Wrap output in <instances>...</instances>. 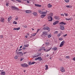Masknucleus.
<instances>
[{
	"label": "nucleus",
	"mask_w": 75,
	"mask_h": 75,
	"mask_svg": "<svg viewBox=\"0 0 75 75\" xmlns=\"http://www.w3.org/2000/svg\"><path fill=\"white\" fill-rule=\"evenodd\" d=\"M24 47H28L29 46V45H24Z\"/></svg>",
	"instance_id": "obj_24"
},
{
	"label": "nucleus",
	"mask_w": 75,
	"mask_h": 75,
	"mask_svg": "<svg viewBox=\"0 0 75 75\" xmlns=\"http://www.w3.org/2000/svg\"><path fill=\"white\" fill-rule=\"evenodd\" d=\"M15 19L17 21L18 20V18L17 17V18H16Z\"/></svg>",
	"instance_id": "obj_48"
},
{
	"label": "nucleus",
	"mask_w": 75,
	"mask_h": 75,
	"mask_svg": "<svg viewBox=\"0 0 75 75\" xmlns=\"http://www.w3.org/2000/svg\"><path fill=\"white\" fill-rule=\"evenodd\" d=\"M10 20H10V19H9V18H8V21H9V22H10Z\"/></svg>",
	"instance_id": "obj_54"
},
{
	"label": "nucleus",
	"mask_w": 75,
	"mask_h": 75,
	"mask_svg": "<svg viewBox=\"0 0 75 75\" xmlns=\"http://www.w3.org/2000/svg\"><path fill=\"white\" fill-rule=\"evenodd\" d=\"M26 53H27V52H24L23 54H24V55H25V54H26Z\"/></svg>",
	"instance_id": "obj_53"
},
{
	"label": "nucleus",
	"mask_w": 75,
	"mask_h": 75,
	"mask_svg": "<svg viewBox=\"0 0 75 75\" xmlns=\"http://www.w3.org/2000/svg\"><path fill=\"white\" fill-rule=\"evenodd\" d=\"M51 47L49 48L46 51V52H48V51H50L51 50Z\"/></svg>",
	"instance_id": "obj_23"
},
{
	"label": "nucleus",
	"mask_w": 75,
	"mask_h": 75,
	"mask_svg": "<svg viewBox=\"0 0 75 75\" xmlns=\"http://www.w3.org/2000/svg\"><path fill=\"white\" fill-rule=\"evenodd\" d=\"M33 57H38V56L37 55H33Z\"/></svg>",
	"instance_id": "obj_47"
},
{
	"label": "nucleus",
	"mask_w": 75,
	"mask_h": 75,
	"mask_svg": "<svg viewBox=\"0 0 75 75\" xmlns=\"http://www.w3.org/2000/svg\"><path fill=\"white\" fill-rule=\"evenodd\" d=\"M13 30H16V28H14L13 29Z\"/></svg>",
	"instance_id": "obj_63"
},
{
	"label": "nucleus",
	"mask_w": 75,
	"mask_h": 75,
	"mask_svg": "<svg viewBox=\"0 0 75 75\" xmlns=\"http://www.w3.org/2000/svg\"><path fill=\"white\" fill-rule=\"evenodd\" d=\"M24 59V58H22L21 59L20 61H23Z\"/></svg>",
	"instance_id": "obj_43"
},
{
	"label": "nucleus",
	"mask_w": 75,
	"mask_h": 75,
	"mask_svg": "<svg viewBox=\"0 0 75 75\" xmlns=\"http://www.w3.org/2000/svg\"><path fill=\"white\" fill-rule=\"evenodd\" d=\"M42 49H45V47H42V48H41L39 50V51H41L42 50Z\"/></svg>",
	"instance_id": "obj_26"
},
{
	"label": "nucleus",
	"mask_w": 75,
	"mask_h": 75,
	"mask_svg": "<svg viewBox=\"0 0 75 75\" xmlns=\"http://www.w3.org/2000/svg\"><path fill=\"white\" fill-rule=\"evenodd\" d=\"M27 2L28 3H30V1H27Z\"/></svg>",
	"instance_id": "obj_64"
},
{
	"label": "nucleus",
	"mask_w": 75,
	"mask_h": 75,
	"mask_svg": "<svg viewBox=\"0 0 75 75\" xmlns=\"http://www.w3.org/2000/svg\"><path fill=\"white\" fill-rule=\"evenodd\" d=\"M43 35H44L45 37H48V34L46 32H43L42 34Z\"/></svg>",
	"instance_id": "obj_5"
},
{
	"label": "nucleus",
	"mask_w": 75,
	"mask_h": 75,
	"mask_svg": "<svg viewBox=\"0 0 75 75\" xmlns=\"http://www.w3.org/2000/svg\"><path fill=\"white\" fill-rule=\"evenodd\" d=\"M8 4H9V3H8V4L6 3V6H8Z\"/></svg>",
	"instance_id": "obj_58"
},
{
	"label": "nucleus",
	"mask_w": 75,
	"mask_h": 75,
	"mask_svg": "<svg viewBox=\"0 0 75 75\" xmlns=\"http://www.w3.org/2000/svg\"><path fill=\"white\" fill-rule=\"evenodd\" d=\"M45 16H46V15H41V18H43L45 17Z\"/></svg>",
	"instance_id": "obj_17"
},
{
	"label": "nucleus",
	"mask_w": 75,
	"mask_h": 75,
	"mask_svg": "<svg viewBox=\"0 0 75 75\" xmlns=\"http://www.w3.org/2000/svg\"><path fill=\"white\" fill-rule=\"evenodd\" d=\"M50 44V42H46L45 43V44L46 45H49V44Z\"/></svg>",
	"instance_id": "obj_45"
},
{
	"label": "nucleus",
	"mask_w": 75,
	"mask_h": 75,
	"mask_svg": "<svg viewBox=\"0 0 75 75\" xmlns=\"http://www.w3.org/2000/svg\"><path fill=\"white\" fill-rule=\"evenodd\" d=\"M47 18L48 19H49V20H48V21H52V17L51 16H49L47 17ZM50 19H51L50 20Z\"/></svg>",
	"instance_id": "obj_6"
},
{
	"label": "nucleus",
	"mask_w": 75,
	"mask_h": 75,
	"mask_svg": "<svg viewBox=\"0 0 75 75\" xmlns=\"http://www.w3.org/2000/svg\"><path fill=\"white\" fill-rule=\"evenodd\" d=\"M17 54L20 55L21 56H23V53L21 52H17Z\"/></svg>",
	"instance_id": "obj_7"
},
{
	"label": "nucleus",
	"mask_w": 75,
	"mask_h": 75,
	"mask_svg": "<svg viewBox=\"0 0 75 75\" xmlns=\"http://www.w3.org/2000/svg\"><path fill=\"white\" fill-rule=\"evenodd\" d=\"M52 35H48V38H51V37Z\"/></svg>",
	"instance_id": "obj_33"
},
{
	"label": "nucleus",
	"mask_w": 75,
	"mask_h": 75,
	"mask_svg": "<svg viewBox=\"0 0 75 75\" xmlns=\"http://www.w3.org/2000/svg\"><path fill=\"white\" fill-rule=\"evenodd\" d=\"M59 24H63V25H66V24H67V23H64V22H60L59 23Z\"/></svg>",
	"instance_id": "obj_13"
},
{
	"label": "nucleus",
	"mask_w": 75,
	"mask_h": 75,
	"mask_svg": "<svg viewBox=\"0 0 75 75\" xmlns=\"http://www.w3.org/2000/svg\"><path fill=\"white\" fill-rule=\"evenodd\" d=\"M53 13H50V15H51V16H53Z\"/></svg>",
	"instance_id": "obj_49"
},
{
	"label": "nucleus",
	"mask_w": 75,
	"mask_h": 75,
	"mask_svg": "<svg viewBox=\"0 0 75 75\" xmlns=\"http://www.w3.org/2000/svg\"><path fill=\"white\" fill-rule=\"evenodd\" d=\"M60 71L62 72H65V70H64V68L63 67H62L61 69H60Z\"/></svg>",
	"instance_id": "obj_11"
},
{
	"label": "nucleus",
	"mask_w": 75,
	"mask_h": 75,
	"mask_svg": "<svg viewBox=\"0 0 75 75\" xmlns=\"http://www.w3.org/2000/svg\"><path fill=\"white\" fill-rule=\"evenodd\" d=\"M3 35H1L0 36V38H3Z\"/></svg>",
	"instance_id": "obj_42"
},
{
	"label": "nucleus",
	"mask_w": 75,
	"mask_h": 75,
	"mask_svg": "<svg viewBox=\"0 0 75 75\" xmlns=\"http://www.w3.org/2000/svg\"><path fill=\"white\" fill-rule=\"evenodd\" d=\"M40 29H37V31L36 32V33H38V31H39V30H40Z\"/></svg>",
	"instance_id": "obj_50"
},
{
	"label": "nucleus",
	"mask_w": 75,
	"mask_h": 75,
	"mask_svg": "<svg viewBox=\"0 0 75 75\" xmlns=\"http://www.w3.org/2000/svg\"><path fill=\"white\" fill-rule=\"evenodd\" d=\"M72 59L73 60V61H75V57L73 58Z\"/></svg>",
	"instance_id": "obj_56"
},
{
	"label": "nucleus",
	"mask_w": 75,
	"mask_h": 75,
	"mask_svg": "<svg viewBox=\"0 0 75 75\" xmlns=\"http://www.w3.org/2000/svg\"><path fill=\"white\" fill-rule=\"evenodd\" d=\"M66 58H68L69 59L70 58V57L69 56H67L66 57Z\"/></svg>",
	"instance_id": "obj_35"
},
{
	"label": "nucleus",
	"mask_w": 75,
	"mask_h": 75,
	"mask_svg": "<svg viewBox=\"0 0 75 75\" xmlns=\"http://www.w3.org/2000/svg\"><path fill=\"white\" fill-rule=\"evenodd\" d=\"M66 7H67V8H71V7H72V6L70 5H67L66 6Z\"/></svg>",
	"instance_id": "obj_16"
},
{
	"label": "nucleus",
	"mask_w": 75,
	"mask_h": 75,
	"mask_svg": "<svg viewBox=\"0 0 75 75\" xmlns=\"http://www.w3.org/2000/svg\"><path fill=\"white\" fill-rule=\"evenodd\" d=\"M23 27H24L25 28H27V26L25 25H23Z\"/></svg>",
	"instance_id": "obj_41"
},
{
	"label": "nucleus",
	"mask_w": 75,
	"mask_h": 75,
	"mask_svg": "<svg viewBox=\"0 0 75 75\" xmlns=\"http://www.w3.org/2000/svg\"><path fill=\"white\" fill-rule=\"evenodd\" d=\"M60 28L62 30H64V29H65V28H64V26L62 25H60Z\"/></svg>",
	"instance_id": "obj_8"
},
{
	"label": "nucleus",
	"mask_w": 75,
	"mask_h": 75,
	"mask_svg": "<svg viewBox=\"0 0 75 75\" xmlns=\"http://www.w3.org/2000/svg\"><path fill=\"white\" fill-rule=\"evenodd\" d=\"M15 59H17V58H18V56H15V57H14Z\"/></svg>",
	"instance_id": "obj_34"
},
{
	"label": "nucleus",
	"mask_w": 75,
	"mask_h": 75,
	"mask_svg": "<svg viewBox=\"0 0 75 75\" xmlns=\"http://www.w3.org/2000/svg\"><path fill=\"white\" fill-rule=\"evenodd\" d=\"M9 19H10V20H11L12 19V16H10L9 17V18H8Z\"/></svg>",
	"instance_id": "obj_38"
},
{
	"label": "nucleus",
	"mask_w": 75,
	"mask_h": 75,
	"mask_svg": "<svg viewBox=\"0 0 75 75\" xmlns=\"http://www.w3.org/2000/svg\"><path fill=\"white\" fill-rule=\"evenodd\" d=\"M36 62H32L31 65H32L33 64H35Z\"/></svg>",
	"instance_id": "obj_40"
},
{
	"label": "nucleus",
	"mask_w": 75,
	"mask_h": 75,
	"mask_svg": "<svg viewBox=\"0 0 75 75\" xmlns=\"http://www.w3.org/2000/svg\"><path fill=\"white\" fill-rule=\"evenodd\" d=\"M21 66L23 68H27L28 67V65L25 63L21 64Z\"/></svg>",
	"instance_id": "obj_2"
},
{
	"label": "nucleus",
	"mask_w": 75,
	"mask_h": 75,
	"mask_svg": "<svg viewBox=\"0 0 75 75\" xmlns=\"http://www.w3.org/2000/svg\"><path fill=\"white\" fill-rule=\"evenodd\" d=\"M47 13L45 12H41V14H46Z\"/></svg>",
	"instance_id": "obj_22"
},
{
	"label": "nucleus",
	"mask_w": 75,
	"mask_h": 75,
	"mask_svg": "<svg viewBox=\"0 0 75 75\" xmlns=\"http://www.w3.org/2000/svg\"><path fill=\"white\" fill-rule=\"evenodd\" d=\"M0 21L2 23H4V19L3 18H1Z\"/></svg>",
	"instance_id": "obj_10"
},
{
	"label": "nucleus",
	"mask_w": 75,
	"mask_h": 75,
	"mask_svg": "<svg viewBox=\"0 0 75 75\" xmlns=\"http://www.w3.org/2000/svg\"><path fill=\"white\" fill-rule=\"evenodd\" d=\"M65 20H71V18H65Z\"/></svg>",
	"instance_id": "obj_28"
},
{
	"label": "nucleus",
	"mask_w": 75,
	"mask_h": 75,
	"mask_svg": "<svg viewBox=\"0 0 75 75\" xmlns=\"http://www.w3.org/2000/svg\"><path fill=\"white\" fill-rule=\"evenodd\" d=\"M42 11H41L40 10H39L38 11V12L39 13H40L41 14V12Z\"/></svg>",
	"instance_id": "obj_44"
},
{
	"label": "nucleus",
	"mask_w": 75,
	"mask_h": 75,
	"mask_svg": "<svg viewBox=\"0 0 75 75\" xmlns=\"http://www.w3.org/2000/svg\"><path fill=\"white\" fill-rule=\"evenodd\" d=\"M45 67H46L45 69H48V65H46L45 66Z\"/></svg>",
	"instance_id": "obj_30"
},
{
	"label": "nucleus",
	"mask_w": 75,
	"mask_h": 75,
	"mask_svg": "<svg viewBox=\"0 0 75 75\" xmlns=\"http://www.w3.org/2000/svg\"><path fill=\"white\" fill-rule=\"evenodd\" d=\"M35 5L36 7H41V5H39L38 4H35Z\"/></svg>",
	"instance_id": "obj_12"
},
{
	"label": "nucleus",
	"mask_w": 75,
	"mask_h": 75,
	"mask_svg": "<svg viewBox=\"0 0 75 75\" xmlns=\"http://www.w3.org/2000/svg\"><path fill=\"white\" fill-rule=\"evenodd\" d=\"M16 30H19L20 29V28L19 27L18 28H16Z\"/></svg>",
	"instance_id": "obj_32"
},
{
	"label": "nucleus",
	"mask_w": 75,
	"mask_h": 75,
	"mask_svg": "<svg viewBox=\"0 0 75 75\" xmlns=\"http://www.w3.org/2000/svg\"><path fill=\"white\" fill-rule=\"evenodd\" d=\"M38 59L39 61H42L43 59L42 58H41V57H38L36 58L35 59V61H37V60H38Z\"/></svg>",
	"instance_id": "obj_3"
},
{
	"label": "nucleus",
	"mask_w": 75,
	"mask_h": 75,
	"mask_svg": "<svg viewBox=\"0 0 75 75\" xmlns=\"http://www.w3.org/2000/svg\"><path fill=\"white\" fill-rule=\"evenodd\" d=\"M54 18L56 19V20H58V19H59V17L57 16H55Z\"/></svg>",
	"instance_id": "obj_19"
},
{
	"label": "nucleus",
	"mask_w": 75,
	"mask_h": 75,
	"mask_svg": "<svg viewBox=\"0 0 75 75\" xmlns=\"http://www.w3.org/2000/svg\"><path fill=\"white\" fill-rule=\"evenodd\" d=\"M59 23V21H57L54 22L53 24V25H56L57 24H58Z\"/></svg>",
	"instance_id": "obj_9"
},
{
	"label": "nucleus",
	"mask_w": 75,
	"mask_h": 75,
	"mask_svg": "<svg viewBox=\"0 0 75 75\" xmlns=\"http://www.w3.org/2000/svg\"><path fill=\"white\" fill-rule=\"evenodd\" d=\"M64 1L66 3H68L69 2V0H64Z\"/></svg>",
	"instance_id": "obj_27"
},
{
	"label": "nucleus",
	"mask_w": 75,
	"mask_h": 75,
	"mask_svg": "<svg viewBox=\"0 0 75 75\" xmlns=\"http://www.w3.org/2000/svg\"><path fill=\"white\" fill-rule=\"evenodd\" d=\"M64 45L62 44L61 43L60 44L59 46L60 47H62Z\"/></svg>",
	"instance_id": "obj_37"
},
{
	"label": "nucleus",
	"mask_w": 75,
	"mask_h": 75,
	"mask_svg": "<svg viewBox=\"0 0 75 75\" xmlns=\"http://www.w3.org/2000/svg\"><path fill=\"white\" fill-rule=\"evenodd\" d=\"M29 65H32L31 64V62H29Z\"/></svg>",
	"instance_id": "obj_46"
},
{
	"label": "nucleus",
	"mask_w": 75,
	"mask_h": 75,
	"mask_svg": "<svg viewBox=\"0 0 75 75\" xmlns=\"http://www.w3.org/2000/svg\"><path fill=\"white\" fill-rule=\"evenodd\" d=\"M52 50H57V48L56 47H54L52 49Z\"/></svg>",
	"instance_id": "obj_18"
},
{
	"label": "nucleus",
	"mask_w": 75,
	"mask_h": 75,
	"mask_svg": "<svg viewBox=\"0 0 75 75\" xmlns=\"http://www.w3.org/2000/svg\"><path fill=\"white\" fill-rule=\"evenodd\" d=\"M13 23L14 24H17V22L15 21H14Z\"/></svg>",
	"instance_id": "obj_29"
},
{
	"label": "nucleus",
	"mask_w": 75,
	"mask_h": 75,
	"mask_svg": "<svg viewBox=\"0 0 75 75\" xmlns=\"http://www.w3.org/2000/svg\"><path fill=\"white\" fill-rule=\"evenodd\" d=\"M43 30H47L48 31H50V29L48 26H45L43 28Z\"/></svg>",
	"instance_id": "obj_4"
},
{
	"label": "nucleus",
	"mask_w": 75,
	"mask_h": 75,
	"mask_svg": "<svg viewBox=\"0 0 75 75\" xmlns=\"http://www.w3.org/2000/svg\"><path fill=\"white\" fill-rule=\"evenodd\" d=\"M67 34H66L65 35H63V36L64 37H66V36H67Z\"/></svg>",
	"instance_id": "obj_52"
},
{
	"label": "nucleus",
	"mask_w": 75,
	"mask_h": 75,
	"mask_svg": "<svg viewBox=\"0 0 75 75\" xmlns=\"http://www.w3.org/2000/svg\"><path fill=\"white\" fill-rule=\"evenodd\" d=\"M18 1L19 2V3H21V1L20 0H18Z\"/></svg>",
	"instance_id": "obj_55"
},
{
	"label": "nucleus",
	"mask_w": 75,
	"mask_h": 75,
	"mask_svg": "<svg viewBox=\"0 0 75 75\" xmlns=\"http://www.w3.org/2000/svg\"><path fill=\"white\" fill-rule=\"evenodd\" d=\"M64 14L65 16H68V14L66 13H64Z\"/></svg>",
	"instance_id": "obj_51"
},
{
	"label": "nucleus",
	"mask_w": 75,
	"mask_h": 75,
	"mask_svg": "<svg viewBox=\"0 0 75 75\" xmlns=\"http://www.w3.org/2000/svg\"><path fill=\"white\" fill-rule=\"evenodd\" d=\"M61 16H64V15L63 14H61Z\"/></svg>",
	"instance_id": "obj_60"
},
{
	"label": "nucleus",
	"mask_w": 75,
	"mask_h": 75,
	"mask_svg": "<svg viewBox=\"0 0 75 75\" xmlns=\"http://www.w3.org/2000/svg\"><path fill=\"white\" fill-rule=\"evenodd\" d=\"M48 8H50V7H52V5H50V4H48Z\"/></svg>",
	"instance_id": "obj_21"
},
{
	"label": "nucleus",
	"mask_w": 75,
	"mask_h": 75,
	"mask_svg": "<svg viewBox=\"0 0 75 75\" xmlns=\"http://www.w3.org/2000/svg\"><path fill=\"white\" fill-rule=\"evenodd\" d=\"M36 33H34V34H31V36H35V35H36Z\"/></svg>",
	"instance_id": "obj_25"
},
{
	"label": "nucleus",
	"mask_w": 75,
	"mask_h": 75,
	"mask_svg": "<svg viewBox=\"0 0 75 75\" xmlns=\"http://www.w3.org/2000/svg\"><path fill=\"white\" fill-rule=\"evenodd\" d=\"M33 14L34 15V16H36L37 15V13L35 12L33 13Z\"/></svg>",
	"instance_id": "obj_20"
},
{
	"label": "nucleus",
	"mask_w": 75,
	"mask_h": 75,
	"mask_svg": "<svg viewBox=\"0 0 75 75\" xmlns=\"http://www.w3.org/2000/svg\"><path fill=\"white\" fill-rule=\"evenodd\" d=\"M6 74V72L5 71H2L1 73V75H5Z\"/></svg>",
	"instance_id": "obj_14"
},
{
	"label": "nucleus",
	"mask_w": 75,
	"mask_h": 75,
	"mask_svg": "<svg viewBox=\"0 0 75 75\" xmlns=\"http://www.w3.org/2000/svg\"><path fill=\"white\" fill-rule=\"evenodd\" d=\"M59 40H60V41H62V40H63V38H60L59 39Z\"/></svg>",
	"instance_id": "obj_39"
},
{
	"label": "nucleus",
	"mask_w": 75,
	"mask_h": 75,
	"mask_svg": "<svg viewBox=\"0 0 75 75\" xmlns=\"http://www.w3.org/2000/svg\"><path fill=\"white\" fill-rule=\"evenodd\" d=\"M22 47H23V46H21L20 47H19V49H21V48H22Z\"/></svg>",
	"instance_id": "obj_61"
},
{
	"label": "nucleus",
	"mask_w": 75,
	"mask_h": 75,
	"mask_svg": "<svg viewBox=\"0 0 75 75\" xmlns=\"http://www.w3.org/2000/svg\"><path fill=\"white\" fill-rule=\"evenodd\" d=\"M31 12H32L31 11L29 10H27L25 11V13H31Z\"/></svg>",
	"instance_id": "obj_15"
},
{
	"label": "nucleus",
	"mask_w": 75,
	"mask_h": 75,
	"mask_svg": "<svg viewBox=\"0 0 75 75\" xmlns=\"http://www.w3.org/2000/svg\"><path fill=\"white\" fill-rule=\"evenodd\" d=\"M23 50H25V49H26V48H25V47H23Z\"/></svg>",
	"instance_id": "obj_62"
},
{
	"label": "nucleus",
	"mask_w": 75,
	"mask_h": 75,
	"mask_svg": "<svg viewBox=\"0 0 75 75\" xmlns=\"http://www.w3.org/2000/svg\"><path fill=\"white\" fill-rule=\"evenodd\" d=\"M55 33H56V34H58V31H56Z\"/></svg>",
	"instance_id": "obj_57"
},
{
	"label": "nucleus",
	"mask_w": 75,
	"mask_h": 75,
	"mask_svg": "<svg viewBox=\"0 0 75 75\" xmlns=\"http://www.w3.org/2000/svg\"><path fill=\"white\" fill-rule=\"evenodd\" d=\"M64 42H65V41H63L61 42V44H63V45H64Z\"/></svg>",
	"instance_id": "obj_36"
},
{
	"label": "nucleus",
	"mask_w": 75,
	"mask_h": 75,
	"mask_svg": "<svg viewBox=\"0 0 75 75\" xmlns=\"http://www.w3.org/2000/svg\"><path fill=\"white\" fill-rule=\"evenodd\" d=\"M61 33H59V34L58 35H58V36L59 37L60 36V35H61Z\"/></svg>",
	"instance_id": "obj_59"
},
{
	"label": "nucleus",
	"mask_w": 75,
	"mask_h": 75,
	"mask_svg": "<svg viewBox=\"0 0 75 75\" xmlns=\"http://www.w3.org/2000/svg\"><path fill=\"white\" fill-rule=\"evenodd\" d=\"M11 8L12 10H16L17 11H18V10H19V9L16 6H12Z\"/></svg>",
	"instance_id": "obj_1"
},
{
	"label": "nucleus",
	"mask_w": 75,
	"mask_h": 75,
	"mask_svg": "<svg viewBox=\"0 0 75 75\" xmlns=\"http://www.w3.org/2000/svg\"><path fill=\"white\" fill-rule=\"evenodd\" d=\"M41 53H40L39 54L37 55L38 57L39 56H41Z\"/></svg>",
	"instance_id": "obj_31"
}]
</instances>
